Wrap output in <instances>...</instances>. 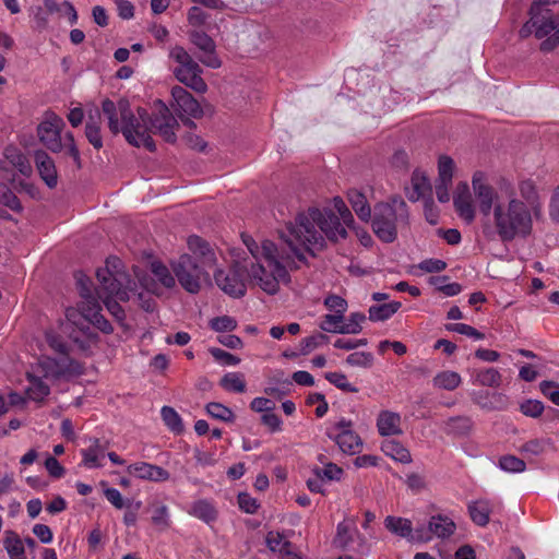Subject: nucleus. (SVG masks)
I'll return each instance as SVG.
<instances>
[{
    "label": "nucleus",
    "mask_w": 559,
    "mask_h": 559,
    "mask_svg": "<svg viewBox=\"0 0 559 559\" xmlns=\"http://www.w3.org/2000/svg\"><path fill=\"white\" fill-rule=\"evenodd\" d=\"M243 241L257 263L251 264L250 271L240 262H235L227 271H215L216 285L228 296L240 298L247 292L246 277L250 275L263 292L269 295L276 294L280 282L288 276L287 269H298L299 265L285 245L280 249L271 240L262 241L261 247L252 239Z\"/></svg>",
    "instance_id": "f257e3e1"
},
{
    "label": "nucleus",
    "mask_w": 559,
    "mask_h": 559,
    "mask_svg": "<svg viewBox=\"0 0 559 559\" xmlns=\"http://www.w3.org/2000/svg\"><path fill=\"white\" fill-rule=\"evenodd\" d=\"M102 112L108 120V129L112 134L122 133L126 141L135 147H145L150 152L156 150L153 134L160 135L166 142L175 143L176 130L179 124L170 109L162 102L155 100L152 112L138 107L133 112L130 102L120 98L117 103L109 98L102 102Z\"/></svg>",
    "instance_id": "f03ea898"
},
{
    "label": "nucleus",
    "mask_w": 559,
    "mask_h": 559,
    "mask_svg": "<svg viewBox=\"0 0 559 559\" xmlns=\"http://www.w3.org/2000/svg\"><path fill=\"white\" fill-rule=\"evenodd\" d=\"M472 186L479 212L485 217L492 215L496 234L502 242L525 239L532 234L534 213L516 197L510 180L500 179L497 191L486 182L484 173L476 171Z\"/></svg>",
    "instance_id": "7ed1b4c3"
},
{
    "label": "nucleus",
    "mask_w": 559,
    "mask_h": 559,
    "mask_svg": "<svg viewBox=\"0 0 559 559\" xmlns=\"http://www.w3.org/2000/svg\"><path fill=\"white\" fill-rule=\"evenodd\" d=\"M338 203L343 209L338 215L331 209L311 207L307 213H299L294 223L286 225L281 238L296 262L305 263L306 254L314 257V252L325 246V238L331 241L346 238L345 226L349 227L354 217L344 201Z\"/></svg>",
    "instance_id": "20e7f679"
},
{
    "label": "nucleus",
    "mask_w": 559,
    "mask_h": 559,
    "mask_svg": "<svg viewBox=\"0 0 559 559\" xmlns=\"http://www.w3.org/2000/svg\"><path fill=\"white\" fill-rule=\"evenodd\" d=\"M338 203L343 209L338 215L331 209L311 207L307 213H299L294 223L286 225L281 238L296 262L305 263L306 254L314 257V252L325 246V238L331 241L346 238L345 226L349 227L354 217L344 201Z\"/></svg>",
    "instance_id": "39448f33"
},
{
    "label": "nucleus",
    "mask_w": 559,
    "mask_h": 559,
    "mask_svg": "<svg viewBox=\"0 0 559 559\" xmlns=\"http://www.w3.org/2000/svg\"><path fill=\"white\" fill-rule=\"evenodd\" d=\"M188 247L193 255H180L173 264V271L180 285L187 292L195 294L201 288V281L209 277L206 269L216 264V257L210 243L199 236H190Z\"/></svg>",
    "instance_id": "423d86ee"
},
{
    "label": "nucleus",
    "mask_w": 559,
    "mask_h": 559,
    "mask_svg": "<svg viewBox=\"0 0 559 559\" xmlns=\"http://www.w3.org/2000/svg\"><path fill=\"white\" fill-rule=\"evenodd\" d=\"M408 217L406 202L396 195L390 202L376 204L370 221L376 236L381 241L391 243L397 237V228L408 224Z\"/></svg>",
    "instance_id": "0eeeda50"
},
{
    "label": "nucleus",
    "mask_w": 559,
    "mask_h": 559,
    "mask_svg": "<svg viewBox=\"0 0 559 559\" xmlns=\"http://www.w3.org/2000/svg\"><path fill=\"white\" fill-rule=\"evenodd\" d=\"M121 267L122 261L119 258H107L106 265L96 271L98 287H102L103 292L116 295L120 300H129L135 282Z\"/></svg>",
    "instance_id": "6e6552de"
},
{
    "label": "nucleus",
    "mask_w": 559,
    "mask_h": 559,
    "mask_svg": "<svg viewBox=\"0 0 559 559\" xmlns=\"http://www.w3.org/2000/svg\"><path fill=\"white\" fill-rule=\"evenodd\" d=\"M169 57L178 64L174 69V75L179 82L198 93L206 91L207 85L201 76L202 68L183 47H173Z\"/></svg>",
    "instance_id": "1a4fd4ad"
},
{
    "label": "nucleus",
    "mask_w": 559,
    "mask_h": 559,
    "mask_svg": "<svg viewBox=\"0 0 559 559\" xmlns=\"http://www.w3.org/2000/svg\"><path fill=\"white\" fill-rule=\"evenodd\" d=\"M531 15L532 26H535V36L539 39L546 37L540 43V50L550 52L559 45V13L550 14L546 10L545 14H540V11H535Z\"/></svg>",
    "instance_id": "9d476101"
},
{
    "label": "nucleus",
    "mask_w": 559,
    "mask_h": 559,
    "mask_svg": "<svg viewBox=\"0 0 559 559\" xmlns=\"http://www.w3.org/2000/svg\"><path fill=\"white\" fill-rule=\"evenodd\" d=\"M326 436L333 440L344 453L355 454L360 451L362 441L353 429V421L346 418L333 423L326 428Z\"/></svg>",
    "instance_id": "9b49d317"
},
{
    "label": "nucleus",
    "mask_w": 559,
    "mask_h": 559,
    "mask_svg": "<svg viewBox=\"0 0 559 559\" xmlns=\"http://www.w3.org/2000/svg\"><path fill=\"white\" fill-rule=\"evenodd\" d=\"M64 126L66 123L61 117L49 112L37 128L40 142L52 153H59L63 150L61 133Z\"/></svg>",
    "instance_id": "f8f14e48"
},
{
    "label": "nucleus",
    "mask_w": 559,
    "mask_h": 559,
    "mask_svg": "<svg viewBox=\"0 0 559 559\" xmlns=\"http://www.w3.org/2000/svg\"><path fill=\"white\" fill-rule=\"evenodd\" d=\"M174 107L178 117L189 127L194 126L190 118H200L202 108L198 100L182 86L176 85L171 88Z\"/></svg>",
    "instance_id": "ddd939ff"
},
{
    "label": "nucleus",
    "mask_w": 559,
    "mask_h": 559,
    "mask_svg": "<svg viewBox=\"0 0 559 559\" xmlns=\"http://www.w3.org/2000/svg\"><path fill=\"white\" fill-rule=\"evenodd\" d=\"M45 338L49 347L58 355L56 366L59 373H73L76 371L78 362L70 355V346L61 335L53 331H47Z\"/></svg>",
    "instance_id": "4468645a"
},
{
    "label": "nucleus",
    "mask_w": 559,
    "mask_h": 559,
    "mask_svg": "<svg viewBox=\"0 0 559 559\" xmlns=\"http://www.w3.org/2000/svg\"><path fill=\"white\" fill-rule=\"evenodd\" d=\"M385 528L392 534L407 539L408 542H423L430 539L428 534H424V530L414 532L413 524L408 519L388 515L384 519Z\"/></svg>",
    "instance_id": "2eb2a0df"
},
{
    "label": "nucleus",
    "mask_w": 559,
    "mask_h": 559,
    "mask_svg": "<svg viewBox=\"0 0 559 559\" xmlns=\"http://www.w3.org/2000/svg\"><path fill=\"white\" fill-rule=\"evenodd\" d=\"M453 160L450 156L441 155L438 162V179L436 182V194L441 203L449 202V187L452 185Z\"/></svg>",
    "instance_id": "dca6fc26"
},
{
    "label": "nucleus",
    "mask_w": 559,
    "mask_h": 559,
    "mask_svg": "<svg viewBox=\"0 0 559 559\" xmlns=\"http://www.w3.org/2000/svg\"><path fill=\"white\" fill-rule=\"evenodd\" d=\"M84 440L88 442V445L80 450L81 465L88 469L103 467L102 460L105 457L107 442L95 437H85Z\"/></svg>",
    "instance_id": "f3484780"
},
{
    "label": "nucleus",
    "mask_w": 559,
    "mask_h": 559,
    "mask_svg": "<svg viewBox=\"0 0 559 559\" xmlns=\"http://www.w3.org/2000/svg\"><path fill=\"white\" fill-rule=\"evenodd\" d=\"M130 475L143 480L162 483L169 479L170 474L167 469L146 462H138L130 464L127 468Z\"/></svg>",
    "instance_id": "a211bd4d"
},
{
    "label": "nucleus",
    "mask_w": 559,
    "mask_h": 559,
    "mask_svg": "<svg viewBox=\"0 0 559 559\" xmlns=\"http://www.w3.org/2000/svg\"><path fill=\"white\" fill-rule=\"evenodd\" d=\"M34 160L43 181L50 189L55 188L58 183V175L53 159L47 152L38 150L34 153Z\"/></svg>",
    "instance_id": "6ab92c4d"
},
{
    "label": "nucleus",
    "mask_w": 559,
    "mask_h": 559,
    "mask_svg": "<svg viewBox=\"0 0 559 559\" xmlns=\"http://www.w3.org/2000/svg\"><path fill=\"white\" fill-rule=\"evenodd\" d=\"M456 192H460L456 197V212L466 224H471L475 219L476 211L471 195L468 194L467 182H460L456 186Z\"/></svg>",
    "instance_id": "aec40b11"
},
{
    "label": "nucleus",
    "mask_w": 559,
    "mask_h": 559,
    "mask_svg": "<svg viewBox=\"0 0 559 559\" xmlns=\"http://www.w3.org/2000/svg\"><path fill=\"white\" fill-rule=\"evenodd\" d=\"M82 316L94 326L100 330L103 333H111L112 325L103 316L102 306L97 300H90L88 305L81 306Z\"/></svg>",
    "instance_id": "412c9836"
},
{
    "label": "nucleus",
    "mask_w": 559,
    "mask_h": 559,
    "mask_svg": "<svg viewBox=\"0 0 559 559\" xmlns=\"http://www.w3.org/2000/svg\"><path fill=\"white\" fill-rule=\"evenodd\" d=\"M518 189L521 197L519 199L524 201L525 205H528V209L532 210L534 215H538L542 209V204L538 189L535 182L531 179L521 180L518 185Z\"/></svg>",
    "instance_id": "4be33fe9"
},
{
    "label": "nucleus",
    "mask_w": 559,
    "mask_h": 559,
    "mask_svg": "<svg viewBox=\"0 0 559 559\" xmlns=\"http://www.w3.org/2000/svg\"><path fill=\"white\" fill-rule=\"evenodd\" d=\"M432 198V187L425 173L415 170L412 176V191L408 192V199L416 202L419 199L426 200Z\"/></svg>",
    "instance_id": "5701e85b"
},
{
    "label": "nucleus",
    "mask_w": 559,
    "mask_h": 559,
    "mask_svg": "<svg viewBox=\"0 0 559 559\" xmlns=\"http://www.w3.org/2000/svg\"><path fill=\"white\" fill-rule=\"evenodd\" d=\"M377 427L381 436L401 435L402 429L400 414L390 411H382L378 416Z\"/></svg>",
    "instance_id": "b1692460"
},
{
    "label": "nucleus",
    "mask_w": 559,
    "mask_h": 559,
    "mask_svg": "<svg viewBox=\"0 0 559 559\" xmlns=\"http://www.w3.org/2000/svg\"><path fill=\"white\" fill-rule=\"evenodd\" d=\"M472 378L475 384L481 386L497 389L502 384V374L493 367L475 369L472 373Z\"/></svg>",
    "instance_id": "393cba45"
},
{
    "label": "nucleus",
    "mask_w": 559,
    "mask_h": 559,
    "mask_svg": "<svg viewBox=\"0 0 559 559\" xmlns=\"http://www.w3.org/2000/svg\"><path fill=\"white\" fill-rule=\"evenodd\" d=\"M347 199L360 221L369 222L371 219V207L364 193L357 189H350L347 192Z\"/></svg>",
    "instance_id": "a878e982"
},
{
    "label": "nucleus",
    "mask_w": 559,
    "mask_h": 559,
    "mask_svg": "<svg viewBox=\"0 0 559 559\" xmlns=\"http://www.w3.org/2000/svg\"><path fill=\"white\" fill-rule=\"evenodd\" d=\"M454 522L443 515H433L430 518L428 523V532L424 531V534H428L430 537L432 535L445 538L449 537L453 533Z\"/></svg>",
    "instance_id": "bb28decb"
},
{
    "label": "nucleus",
    "mask_w": 559,
    "mask_h": 559,
    "mask_svg": "<svg viewBox=\"0 0 559 559\" xmlns=\"http://www.w3.org/2000/svg\"><path fill=\"white\" fill-rule=\"evenodd\" d=\"M471 520L478 526H486L489 523V516L492 507L487 500L473 501L467 507Z\"/></svg>",
    "instance_id": "cd10ccee"
},
{
    "label": "nucleus",
    "mask_w": 559,
    "mask_h": 559,
    "mask_svg": "<svg viewBox=\"0 0 559 559\" xmlns=\"http://www.w3.org/2000/svg\"><path fill=\"white\" fill-rule=\"evenodd\" d=\"M189 514L210 524L217 519V511L212 502L206 499L194 501L189 510Z\"/></svg>",
    "instance_id": "c85d7f7f"
},
{
    "label": "nucleus",
    "mask_w": 559,
    "mask_h": 559,
    "mask_svg": "<svg viewBox=\"0 0 559 559\" xmlns=\"http://www.w3.org/2000/svg\"><path fill=\"white\" fill-rule=\"evenodd\" d=\"M3 547L10 559H26L23 539L14 531H7Z\"/></svg>",
    "instance_id": "c756f323"
},
{
    "label": "nucleus",
    "mask_w": 559,
    "mask_h": 559,
    "mask_svg": "<svg viewBox=\"0 0 559 559\" xmlns=\"http://www.w3.org/2000/svg\"><path fill=\"white\" fill-rule=\"evenodd\" d=\"M44 5L50 14L58 13L60 16H67L70 25L78 23V12L71 2L59 3L57 0H44Z\"/></svg>",
    "instance_id": "7c9ffc66"
},
{
    "label": "nucleus",
    "mask_w": 559,
    "mask_h": 559,
    "mask_svg": "<svg viewBox=\"0 0 559 559\" xmlns=\"http://www.w3.org/2000/svg\"><path fill=\"white\" fill-rule=\"evenodd\" d=\"M400 301H391L382 305H373L369 308V320L373 322L389 320L401 308Z\"/></svg>",
    "instance_id": "2f4dec72"
},
{
    "label": "nucleus",
    "mask_w": 559,
    "mask_h": 559,
    "mask_svg": "<svg viewBox=\"0 0 559 559\" xmlns=\"http://www.w3.org/2000/svg\"><path fill=\"white\" fill-rule=\"evenodd\" d=\"M96 293L114 318H116L118 321L124 319V310L119 304L121 300L116 295L109 292H103L102 287H98Z\"/></svg>",
    "instance_id": "473e14b6"
},
{
    "label": "nucleus",
    "mask_w": 559,
    "mask_h": 559,
    "mask_svg": "<svg viewBox=\"0 0 559 559\" xmlns=\"http://www.w3.org/2000/svg\"><path fill=\"white\" fill-rule=\"evenodd\" d=\"M85 136L95 150L103 147V138L100 134L99 114L96 117L90 116L85 124Z\"/></svg>",
    "instance_id": "72a5a7b5"
},
{
    "label": "nucleus",
    "mask_w": 559,
    "mask_h": 559,
    "mask_svg": "<svg viewBox=\"0 0 559 559\" xmlns=\"http://www.w3.org/2000/svg\"><path fill=\"white\" fill-rule=\"evenodd\" d=\"M160 416L167 428L176 433L180 435L183 432L185 427L180 415L170 406H163L160 409Z\"/></svg>",
    "instance_id": "f704fd0d"
},
{
    "label": "nucleus",
    "mask_w": 559,
    "mask_h": 559,
    "mask_svg": "<svg viewBox=\"0 0 559 559\" xmlns=\"http://www.w3.org/2000/svg\"><path fill=\"white\" fill-rule=\"evenodd\" d=\"M382 451L385 455L401 463H409L412 461L411 452L397 441H386L382 444Z\"/></svg>",
    "instance_id": "c9c22d12"
},
{
    "label": "nucleus",
    "mask_w": 559,
    "mask_h": 559,
    "mask_svg": "<svg viewBox=\"0 0 559 559\" xmlns=\"http://www.w3.org/2000/svg\"><path fill=\"white\" fill-rule=\"evenodd\" d=\"M29 386L26 394L29 400L40 402L50 393L49 386L38 377L28 374Z\"/></svg>",
    "instance_id": "e433bc0d"
},
{
    "label": "nucleus",
    "mask_w": 559,
    "mask_h": 559,
    "mask_svg": "<svg viewBox=\"0 0 559 559\" xmlns=\"http://www.w3.org/2000/svg\"><path fill=\"white\" fill-rule=\"evenodd\" d=\"M221 386L229 392L243 393L246 391V380L240 372H228L219 382Z\"/></svg>",
    "instance_id": "4c0bfd02"
},
{
    "label": "nucleus",
    "mask_w": 559,
    "mask_h": 559,
    "mask_svg": "<svg viewBox=\"0 0 559 559\" xmlns=\"http://www.w3.org/2000/svg\"><path fill=\"white\" fill-rule=\"evenodd\" d=\"M205 409L211 417L224 423H234L236 418L234 412L229 407L217 402L207 403Z\"/></svg>",
    "instance_id": "58836bf2"
},
{
    "label": "nucleus",
    "mask_w": 559,
    "mask_h": 559,
    "mask_svg": "<svg viewBox=\"0 0 559 559\" xmlns=\"http://www.w3.org/2000/svg\"><path fill=\"white\" fill-rule=\"evenodd\" d=\"M76 286L80 290L81 297L84 299L81 306L90 304V300H97L92 293L93 283L92 280L85 275L82 271H78L74 274Z\"/></svg>",
    "instance_id": "ea45409f"
},
{
    "label": "nucleus",
    "mask_w": 559,
    "mask_h": 559,
    "mask_svg": "<svg viewBox=\"0 0 559 559\" xmlns=\"http://www.w3.org/2000/svg\"><path fill=\"white\" fill-rule=\"evenodd\" d=\"M344 316L342 314H325L319 324L320 329L328 333H340L343 334L344 329Z\"/></svg>",
    "instance_id": "a19ab883"
},
{
    "label": "nucleus",
    "mask_w": 559,
    "mask_h": 559,
    "mask_svg": "<svg viewBox=\"0 0 559 559\" xmlns=\"http://www.w3.org/2000/svg\"><path fill=\"white\" fill-rule=\"evenodd\" d=\"M152 273L156 277L158 282L163 284L166 288H171L175 286V277L168 270L166 265L162 262H153L152 263Z\"/></svg>",
    "instance_id": "79ce46f5"
},
{
    "label": "nucleus",
    "mask_w": 559,
    "mask_h": 559,
    "mask_svg": "<svg viewBox=\"0 0 559 559\" xmlns=\"http://www.w3.org/2000/svg\"><path fill=\"white\" fill-rule=\"evenodd\" d=\"M190 40L203 52L212 51L216 48L215 41L203 31H192L190 33Z\"/></svg>",
    "instance_id": "37998d69"
},
{
    "label": "nucleus",
    "mask_w": 559,
    "mask_h": 559,
    "mask_svg": "<svg viewBox=\"0 0 559 559\" xmlns=\"http://www.w3.org/2000/svg\"><path fill=\"white\" fill-rule=\"evenodd\" d=\"M366 321V316L362 312H353L344 321L343 334H358L361 332V324Z\"/></svg>",
    "instance_id": "c03bdc74"
},
{
    "label": "nucleus",
    "mask_w": 559,
    "mask_h": 559,
    "mask_svg": "<svg viewBox=\"0 0 559 559\" xmlns=\"http://www.w3.org/2000/svg\"><path fill=\"white\" fill-rule=\"evenodd\" d=\"M329 342V337L323 333H317L311 336L305 337L300 341V353L302 355L309 354L314 348Z\"/></svg>",
    "instance_id": "a18cd8bd"
},
{
    "label": "nucleus",
    "mask_w": 559,
    "mask_h": 559,
    "mask_svg": "<svg viewBox=\"0 0 559 559\" xmlns=\"http://www.w3.org/2000/svg\"><path fill=\"white\" fill-rule=\"evenodd\" d=\"M210 328L215 332H231L237 328V321L229 316H221L210 321Z\"/></svg>",
    "instance_id": "49530a36"
},
{
    "label": "nucleus",
    "mask_w": 559,
    "mask_h": 559,
    "mask_svg": "<svg viewBox=\"0 0 559 559\" xmlns=\"http://www.w3.org/2000/svg\"><path fill=\"white\" fill-rule=\"evenodd\" d=\"M325 379L344 392L356 393L358 389L348 382L347 377L341 372H328Z\"/></svg>",
    "instance_id": "de8ad7c7"
},
{
    "label": "nucleus",
    "mask_w": 559,
    "mask_h": 559,
    "mask_svg": "<svg viewBox=\"0 0 559 559\" xmlns=\"http://www.w3.org/2000/svg\"><path fill=\"white\" fill-rule=\"evenodd\" d=\"M346 362L353 367L369 368L373 362V355L369 352H356L347 356Z\"/></svg>",
    "instance_id": "09e8293b"
},
{
    "label": "nucleus",
    "mask_w": 559,
    "mask_h": 559,
    "mask_svg": "<svg viewBox=\"0 0 559 559\" xmlns=\"http://www.w3.org/2000/svg\"><path fill=\"white\" fill-rule=\"evenodd\" d=\"M501 469L511 473L523 472L526 467L525 462L514 455H504L499 460Z\"/></svg>",
    "instance_id": "8fccbe9b"
},
{
    "label": "nucleus",
    "mask_w": 559,
    "mask_h": 559,
    "mask_svg": "<svg viewBox=\"0 0 559 559\" xmlns=\"http://www.w3.org/2000/svg\"><path fill=\"white\" fill-rule=\"evenodd\" d=\"M63 148L67 150V154L72 157L76 167H81L80 151L75 144L74 135L72 132H67L62 138Z\"/></svg>",
    "instance_id": "3c124183"
},
{
    "label": "nucleus",
    "mask_w": 559,
    "mask_h": 559,
    "mask_svg": "<svg viewBox=\"0 0 559 559\" xmlns=\"http://www.w3.org/2000/svg\"><path fill=\"white\" fill-rule=\"evenodd\" d=\"M151 519L152 523L162 530H166L170 525L168 508L164 504L153 510Z\"/></svg>",
    "instance_id": "603ef678"
},
{
    "label": "nucleus",
    "mask_w": 559,
    "mask_h": 559,
    "mask_svg": "<svg viewBox=\"0 0 559 559\" xmlns=\"http://www.w3.org/2000/svg\"><path fill=\"white\" fill-rule=\"evenodd\" d=\"M212 357L224 366H236L240 362L237 356L217 347L210 348Z\"/></svg>",
    "instance_id": "864d4df0"
},
{
    "label": "nucleus",
    "mask_w": 559,
    "mask_h": 559,
    "mask_svg": "<svg viewBox=\"0 0 559 559\" xmlns=\"http://www.w3.org/2000/svg\"><path fill=\"white\" fill-rule=\"evenodd\" d=\"M520 411L525 416L537 418L544 412V404L537 400H526L520 405Z\"/></svg>",
    "instance_id": "5fc2aeb1"
},
{
    "label": "nucleus",
    "mask_w": 559,
    "mask_h": 559,
    "mask_svg": "<svg viewBox=\"0 0 559 559\" xmlns=\"http://www.w3.org/2000/svg\"><path fill=\"white\" fill-rule=\"evenodd\" d=\"M352 542L350 526L346 522L337 524L336 536L334 543L336 546L345 548Z\"/></svg>",
    "instance_id": "6e6d98bb"
},
{
    "label": "nucleus",
    "mask_w": 559,
    "mask_h": 559,
    "mask_svg": "<svg viewBox=\"0 0 559 559\" xmlns=\"http://www.w3.org/2000/svg\"><path fill=\"white\" fill-rule=\"evenodd\" d=\"M237 500L239 509L248 514H254L259 509L257 499L247 492H240Z\"/></svg>",
    "instance_id": "4d7b16f0"
},
{
    "label": "nucleus",
    "mask_w": 559,
    "mask_h": 559,
    "mask_svg": "<svg viewBox=\"0 0 559 559\" xmlns=\"http://www.w3.org/2000/svg\"><path fill=\"white\" fill-rule=\"evenodd\" d=\"M324 306L331 310L334 311L335 314H342L344 316L346 309H347V301L337 295H329L324 299Z\"/></svg>",
    "instance_id": "13d9d810"
},
{
    "label": "nucleus",
    "mask_w": 559,
    "mask_h": 559,
    "mask_svg": "<svg viewBox=\"0 0 559 559\" xmlns=\"http://www.w3.org/2000/svg\"><path fill=\"white\" fill-rule=\"evenodd\" d=\"M287 542L288 540L280 532L271 531L265 536L266 546L272 552L278 554L282 550V548L285 546L284 543H287Z\"/></svg>",
    "instance_id": "bf43d9fd"
},
{
    "label": "nucleus",
    "mask_w": 559,
    "mask_h": 559,
    "mask_svg": "<svg viewBox=\"0 0 559 559\" xmlns=\"http://www.w3.org/2000/svg\"><path fill=\"white\" fill-rule=\"evenodd\" d=\"M433 385L438 389L454 390V371H442L433 378Z\"/></svg>",
    "instance_id": "052dcab7"
},
{
    "label": "nucleus",
    "mask_w": 559,
    "mask_h": 559,
    "mask_svg": "<svg viewBox=\"0 0 559 559\" xmlns=\"http://www.w3.org/2000/svg\"><path fill=\"white\" fill-rule=\"evenodd\" d=\"M210 15L199 7H192L188 11V22L194 27H200L206 23Z\"/></svg>",
    "instance_id": "680f3d73"
},
{
    "label": "nucleus",
    "mask_w": 559,
    "mask_h": 559,
    "mask_svg": "<svg viewBox=\"0 0 559 559\" xmlns=\"http://www.w3.org/2000/svg\"><path fill=\"white\" fill-rule=\"evenodd\" d=\"M417 267L425 273H439L445 270L447 263L440 259H426Z\"/></svg>",
    "instance_id": "e2e57ef3"
},
{
    "label": "nucleus",
    "mask_w": 559,
    "mask_h": 559,
    "mask_svg": "<svg viewBox=\"0 0 559 559\" xmlns=\"http://www.w3.org/2000/svg\"><path fill=\"white\" fill-rule=\"evenodd\" d=\"M542 393L554 404L559 406V384L552 381H543L539 384Z\"/></svg>",
    "instance_id": "0e129e2a"
},
{
    "label": "nucleus",
    "mask_w": 559,
    "mask_h": 559,
    "mask_svg": "<svg viewBox=\"0 0 559 559\" xmlns=\"http://www.w3.org/2000/svg\"><path fill=\"white\" fill-rule=\"evenodd\" d=\"M448 280L447 276H431L429 283L445 296L452 297L454 296V283H445Z\"/></svg>",
    "instance_id": "69168bd1"
},
{
    "label": "nucleus",
    "mask_w": 559,
    "mask_h": 559,
    "mask_svg": "<svg viewBox=\"0 0 559 559\" xmlns=\"http://www.w3.org/2000/svg\"><path fill=\"white\" fill-rule=\"evenodd\" d=\"M250 408L257 413H267L275 408V403L266 397H254L250 403Z\"/></svg>",
    "instance_id": "338daca9"
},
{
    "label": "nucleus",
    "mask_w": 559,
    "mask_h": 559,
    "mask_svg": "<svg viewBox=\"0 0 559 559\" xmlns=\"http://www.w3.org/2000/svg\"><path fill=\"white\" fill-rule=\"evenodd\" d=\"M1 202L9 207L10 210L14 212H21L22 205L19 200V198L15 195V193L7 188L5 191L1 194Z\"/></svg>",
    "instance_id": "774afa93"
}]
</instances>
